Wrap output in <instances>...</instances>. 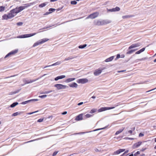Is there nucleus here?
<instances>
[{"mask_svg":"<svg viewBox=\"0 0 156 156\" xmlns=\"http://www.w3.org/2000/svg\"><path fill=\"white\" fill-rule=\"evenodd\" d=\"M61 63V62L60 61H58L50 65V66H57L60 65Z\"/></svg>","mask_w":156,"mask_h":156,"instance_id":"24","label":"nucleus"},{"mask_svg":"<svg viewBox=\"0 0 156 156\" xmlns=\"http://www.w3.org/2000/svg\"><path fill=\"white\" fill-rule=\"evenodd\" d=\"M52 91L51 90L48 91H46L42 93L41 94H47L50 93Z\"/></svg>","mask_w":156,"mask_h":156,"instance_id":"35","label":"nucleus"},{"mask_svg":"<svg viewBox=\"0 0 156 156\" xmlns=\"http://www.w3.org/2000/svg\"><path fill=\"white\" fill-rule=\"evenodd\" d=\"M49 13H50V12H47L46 13H45L44 14V15H47L48 14H49Z\"/></svg>","mask_w":156,"mask_h":156,"instance_id":"57","label":"nucleus"},{"mask_svg":"<svg viewBox=\"0 0 156 156\" xmlns=\"http://www.w3.org/2000/svg\"><path fill=\"white\" fill-rule=\"evenodd\" d=\"M142 143V142L140 141H139L135 143L132 146V148L133 149H135L137 148Z\"/></svg>","mask_w":156,"mask_h":156,"instance_id":"11","label":"nucleus"},{"mask_svg":"<svg viewBox=\"0 0 156 156\" xmlns=\"http://www.w3.org/2000/svg\"><path fill=\"white\" fill-rule=\"evenodd\" d=\"M114 58V56L111 57L109 58H108V62L112 61Z\"/></svg>","mask_w":156,"mask_h":156,"instance_id":"37","label":"nucleus"},{"mask_svg":"<svg viewBox=\"0 0 156 156\" xmlns=\"http://www.w3.org/2000/svg\"><path fill=\"white\" fill-rule=\"evenodd\" d=\"M146 149V148H145L144 149H142L141 151H144Z\"/></svg>","mask_w":156,"mask_h":156,"instance_id":"62","label":"nucleus"},{"mask_svg":"<svg viewBox=\"0 0 156 156\" xmlns=\"http://www.w3.org/2000/svg\"><path fill=\"white\" fill-rule=\"evenodd\" d=\"M141 52H142V51H141V50H140L139 51H137L136 52V54H139L140 53H141Z\"/></svg>","mask_w":156,"mask_h":156,"instance_id":"48","label":"nucleus"},{"mask_svg":"<svg viewBox=\"0 0 156 156\" xmlns=\"http://www.w3.org/2000/svg\"><path fill=\"white\" fill-rule=\"evenodd\" d=\"M23 82L24 83V84L31 83L33 82L36 81V80H29L26 79H24L23 80Z\"/></svg>","mask_w":156,"mask_h":156,"instance_id":"12","label":"nucleus"},{"mask_svg":"<svg viewBox=\"0 0 156 156\" xmlns=\"http://www.w3.org/2000/svg\"><path fill=\"white\" fill-rule=\"evenodd\" d=\"M66 77V76L65 75H61L60 76H58L55 77V81H57L59 79H61L63 78H64Z\"/></svg>","mask_w":156,"mask_h":156,"instance_id":"18","label":"nucleus"},{"mask_svg":"<svg viewBox=\"0 0 156 156\" xmlns=\"http://www.w3.org/2000/svg\"><path fill=\"white\" fill-rule=\"evenodd\" d=\"M135 51V50H131L127 52L126 53V54H130L132 53H133L134 51Z\"/></svg>","mask_w":156,"mask_h":156,"instance_id":"34","label":"nucleus"},{"mask_svg":"<svg viewBox=\"0 0 156 156\" xmlns=\"http://www.w3.org/2000/svg\"><path fill=\"white\" fill-rule=\"evenodd\" d=\"M37 33H34L32 34H27L19 36L17 37L18 38H25L30 37L36 35Z\"/></svg>","mask_w":156,"mask_h":156,"instance_id":"4","label":"nucleus"},{"mask_svg":"<svg viewBox=\"0 0 156 156\" xmlns=\"http://www.w3.org/2000/svg\"><path fill=\"white\" fill-rule=\"evenodd\" d=\"M125 71H126L125 70H121V71H118V73H120V72H124Z\"/></svg>","mask_w":156,"mask_h":156,"instance_id":"60","label":"nucleus"},{"mask_svg":"<svg viewBox=\"0 0 156 156\" xmlns=\"http://www.w3.org/2000/svg\"><path fill=\"white\" fill-rule=\"evenodd\" d=\"M21 90V89H19V90H17L14 92H11L10 93V95H12L13 94H16L17 93H18L20 91V90Z\"/></svg>","mask_w":156,"mask_h":156,"instance_id":"29","label":"nucleus"},{"mask_svg":"<svg viewBox=\"0 0 156 156\" xmlns=\"http://www.w3.org/2000/svg\"><path fill=\"white\" fill-rule=\"evenodd\" d=\"M145 49V48H144L140 50L142 52L144 51Z\"/></svg>","mask_w":156,"mask_h":156,"instance_id":"54","label":"nucleus"},{"mask_svg":"<svg viewBox=\"0 0 156 156\" xmlns=\"http://www.w3.org/2000/svg\"><path fill=\"white\" fill-rule=\"evenodd\" d=\"M120 57V55L119 54H118L117 55V57L116 58H115V60H116L117 59L119 58Z\"/></svg>","mask_w":156,"mask_h":156,"instance_id":"50","label":"nucleus"},{"mask_svg":"<svg viewBox=\"0 0 156 156\" xmlns=\"http://www.w3.org/2000/svg\"><path fill=\"white\" fill-rule=\"evenodd\" d=\"M115 108V107H108V110L111 109Z\"/></svg>","mask_w":156,"mask_h":156,"instance_id":"52","label":"nucleus"},{"mask_svg":"<svg viewBox=\"0 0 156 156\" xmlns=\"http://www.w3.org/2000/svg\"><path fill=\"white\" fill-rule=\"evenodd\" d=\"M105 68H100L95 70L94 73V75L95 76H97L101 73L102 71L105 69Z\"/></svg>","mask_w":156,"mask_h":156,"instance_id":"6","label":"nucleus"},{"mask_svg":"<svg viewBox=\"0 0 156 156\" xmlns=\"http://www.w3.org/2000/svg\"><path fill=\"white\" fill-rule=\"evenodd\" d=\"M47 2H45L40 4L39 7L40 8H43L46 6L47 4Z\"/></svg>","mask_w":156,"mask_h":156,"instance_id":"25","label":"nucleus"},{"mask_svg":"<svg viewBox=\"0 0 156 156\" xmlns=\"http://www.w3.org/2000/svg\"><path fill=\"white\" fill-rule=\"evenodd\" d=\"M10 12L13 13L15 16H16L17 13L19 12L17 7L11 10L10 11Z\"/></svg>","mask_w":156,"mask_h":156,"instance_id":"13","label":"nucleus"},{"mask_svg":"<svg viewBox=\"0 0 156 156\" xmlns=\"http://www.w3.org/2000/svg\"><path fill=\"white\" fill-rule=\"evenodd\" d=\"M105 22L104 20L100 21V20H96L94 21V24L96 25L100 26L103 25L105 24Z\"/></svg>","mask_w":156,"mask_h":156,"instance_id":"9","label":"nucleus"},{"mask_svg":"<svg viewBox=\"0 0 156 156\" xmlns=\"http://www.w3.org/2000/svg\"><path fill=\"white\" fill-rule=\"evenodd\" d=\"M58 1V0H50V2H54Z\"/></svg>","mask_w":156,"mask_h":156,"instance_id":"61","label":"nucleus"},{"mask_svg":"<svg viewBox=\"0 0 156 156\" xmlns=\"http://www.w3.org/2000/svg\"><path fill=\"white\" fill-rule=\"evenodd\" d=\"M125 149H119L114 152L115 154H119L125 151Z\"/></svg>","mask_w":156,"mask_h":156,"instance_id":"20","label":"nucleus"},{"mask_svg":"<svg viewBox=\"0 0 156 156\" xmlns=\"http://www.w3.org/2000/svg\"><path fill=\"white\" fill-rule=\"evenodd\" d=\"M120 10V9L118 7H116L115 8H114L112 9H108V11L110 12H115L116 11H119Z\"/></svg>","mask_w":156,"mask_h":156,"instance_id":"16","label":"nucleus"},{"mask_svg":"<svg viewBox=\"0 0 156 156\" xmlns=\"http://www.w3.org/2000/svg\"><path fill=\"white\" fill-rule=\"evenodd\" d=\"M58 151L54 152L52 154V156H55L58 153Z\"/></svg>","mask_w":156,"mask_h":156,"instance_id":"45","label":"nucleus"},{"mask_svg":"<svg viewBox=\"0 0 156 156\" xmlns=\"http://www.w3.org/2000/svg\"><path fill=\"white\" fill-rule=\"evenodd\" d=\"M77 57H73V56H71L70 57H69L67 58H66L64 59V61H66L70 60H72L75 58Z\"/></svg>","mask_w":156,"mask_h":156,"instance_id":"23","label":"nucleus"},{"mask_svg":"<svg viewBox=\"0 0 156 156\" xmlns=\"http://www.w3.org/2000/svg\"><path fill=\"white\" fill-rule=\"evenodd\" d=\"M43 120L44 119H40L37 120V122H41L43 121Z\"/></svg>","mask_w":156,"mask_h":156,"instance_id":"46","label":"nucleus"},{"mask_svg":"<svg viewBox=\"0 0 156 156\" xmlns=\"http://www.w3.org/2000/svg\"><path fill=\"white\" fill-rule=\"evenodd\" d=\"M47 96V95H44L41 96H39V97L41 98H46Z\"/></svg>","mask_w":156,"mask_h":156,"instance_id":"41","label":"nucleus"},{"mask_svg":"<svg viewBox=\"0 0 156 156\" xmlns=\"http://www.w3.org/2000/svg\"><path fill=\"white\" fill-rule=\"evenodd\" d=\"M129 151L128 150H126V151L123 154V155H124V154H126Z\"/></svg>","mask_w":156,"mask_h":156,"instance_id":"55","label":"nucleus"},{"mask_svg":"<svg viewBox=\"0 0 156 156\" xmlns=\"http://www.w3.org/2000/svg\"><path fill=\"white\" fill-rule=\"evenodd\" d=\"M140 45V43H137L134 44H133L130 46L129 48V49H130L132 48H134L136 47L139 46Z\"/></svg>","mask_w":156,"mask_h":156,"instance_id":"17","label":"nucleus"},{"mask_svg":"<svg viewBox=\"0 0 156 156\" xmlns=\"http://www.w3.org/2000/svg\"><path fill=\"white\" fill-rule=\"evenodd\" d=\"M18 104V103L17 102L13 103L10 105V107L11 108H13Z\"/></svg>","mask_w":156,"mask_h":156,"instance_id":"27","label":"nucleus"},{"mask_svg":"<svg viewBox=\"0 0 156 156\" xmlns=\"http://www.w3.org/2000/svg\"><path fill=\"white\" fill-rule=\"evenodd\" d=\"M87 45L86 44H84L83 45H80L79 46L78 48L80 49H83L85 48Z\"/></svg>","mask_w":156,"mask_h":156,"instance_id":"30","label":"nucleus"},{"mask_svg":"<svg viewBox=\"0 0 156 156\" xmlns=\"http://www.w3.org/2000/svg\"><path fill=\"white\" fill-rule=\"evenodd\" d=\"M5 10V7L3 6H0V12L4 11Z\"/></svg>","mask_w":156,"mask_h":156,"instance_id":"32","label":"nucleus"},{"mask_svg":"<svg viewBox=\"0 0 156 156\" xmlns=\"http://www.w3.org/2000/svg\"><path fill=\"white\" fill-rule=\"evenodd\" d=\"M42 138H37V139H35V140H30V141H27V142H26V143L34 141H35V140H39L40 139H41Z\"/></svg>","mask_w":156,"mask_h":156,"instance_id":"38","label":"nucleus"},{"mask_svg":"<svg viewBox=\"0 0 156 156\" xmlns=\"http://www.w3.org/2000/svg\"><path fill=\"white\" fill-rule=\"evenodd\" d=\"M107 110V107H102L99 109L98 110V112H101Z\"/></svg>","mask_w":156,"mask_h":156,"instance_id":"22","label":"nucleus"},{"mask_svg":"<svg viewBox=\"0 0 156 156\" xmlns=\"http://www.w3.org/2000/svg\"><path fill=\"white\" fill-rule=\"evenodd\" d=\"M124 129H125V128H123L122 129H120L118 131H117L116 132V133H115V135H118L119 133H121V132H122L124 130Z\"/></svg>","mask_w":156,"mask_h":156,"instance_id":"28","label":"nucleus"},{"mask_svg":"<svg viewBox=\"0 0 156 156\" xmlns=\"http://www.w3.org/2000/svg\"><path fill=\"white\" fill-rule=\"evenodd\" d=\"M50 67V65L47 66H45L44 67H43V69H44L45 68H46L47 67Z\"/></svg>","mask_w":156,"mask_h":156,"instance_id":"56","label":"nucleus"},{"mask_svg":"<svg viewBox=\"0 0 156 156\" xmlns=\"http://www.w3.org/2000/svg\"><path fill=\"white\" fill-rule=\"evenodd\" d=\"M15 16L10 11V12L9 13L7 14H4V15L2 17V20H7L8 19H11L12 18H13Z\"/></svg>","mask_w":156,"mask_h":156,"instance_id":"3","label":"nucleus"},{"mask_svg":"<svg viewBox=\"0 0 156 156\" xmlns=\"http://www.w3.org/2000/svg\"><path fill=\"white\" fill-rule=\"evenodd\" d=\"M53 26H54V25H50L49 26H47V27H43V28H42V29H40L39 30H42V29H47L48 28H50V27H52Z\"/></svg>","mask_w":156,"mask_h":156,"instance_id":"33","label":"nucleus"},{"mask_svg":"<svg viewBox=\"0 0 156 156\" xmlns=\"http://www.w3.org/2000/svg\"><path fill=\"white\" fill-rule=\"evenodd\" d=\"M83 114H81L77 115L75 118L76 121H80L83 119Z\"/></svg>","mask_w":156,"mask_h":156,"instance_id":"15","label":"nucleus"},{"mask_svg":"<svg viewBox=\"0 0 156 156\" xmlns=\"http://www.w3.org/2000/svg\"><path fill=\"white\" fill-rule=\"evenodd\" d=\"M128 132L130 134H132L133 133V132L132 130H129L128 131Z\"/></svg>","mask_w":156,"mask_h":156,"instance_id":"58","label":"nucleus"},{"mask_svg":"<svg viewBox=\"0 0 156 156\" xmlns=\"http://www.w3.org/2000/svg\"><path fill=\"white\" fill-rule=\"evenodd\" d=\"M93 116V115L89 114H87L85 115V116L87 118H90V117H91Z\"/></svg>","mask_w":156,"mask_h":156,"instance_id":"39","label":"nucleus"},{"mask_svg":"<svg viewBox=\"0 0 156 156\" xmlns=\"http://www.w3.org/2000/svg\"><path fill=\"white\" fill-rule=\"evenodd\" d=\"M46 75V74H44L42 76H40L39 77H38V78H37V79H35V80H36V81H37V80H39V79L41 78L43 76Z\"/></svg>","mask_w":156,"mask_h":156,"instance_id":"44","label":"nucleus"},{"mask_svg":"<svg viewBox=\"0 0 156 156\" xmlns=\"http://www.w3.org/2000/svg\"><path fill=\"white\" fill-rule=\"evenodd\" d=\"M35 4L34 2L28 3L27 4H24V6H20L18 8V9L19 11V12L23 10L24 9L26 8L33 5H34Z\"/></svg>","mask_w":156,"mask_h":156,"instance_id":"1","label":"nucleus"},{"mask_svg":"<svg viewBox=\"0 0 156 156\" xmlns=\"http://www.w3.org/2000/svg\"><path fill=\"white\" fill-rule=\"evenodd\" d=\"M69 85L70 87L73 88H76L78 87L77 84L76 83H73L71 84H69Z\"/></svg>","mask_w":156,"mask_h":156,"instance_id":"19","label":"nucleus"},{"mask_svg":"<svg viewBox=\"0 0 156 156\" xmlns=\"http://www.w3.org/2000/svg\"><path fill=\"white\" fill-rule=\"evenodd\" d=\"M99 14V13L98 12H95L89 15L86 18V19H87L89 18H91L92 19H94L98 16Z\"/></svg>","mask_w":156,"mask_h":156,"instance_id":"7","label":"nucleus"},{"mask_svg":"<svg viewBox=\"0 0 156 156\" xmlns=\"http://www.w3.org/2000/svg\"><path fill=\"white\" fill-rule=\"evenodd\" d=\"M62 8H58L57 9V11H59L60 10H61L62 9Z\"/></svg>","mask_w":156,"mask_h":156,"instance_id":"63","label":"nucleus"},{"mask_svg":"<svg viewBox=\"0 0 156 156\" xmlns=\"http://www.w3.org/2000/svg\"><path fill=\"white\" fill-rule=\"evenodd\" d=\"M55 9H53V8H50L49 9V11L50 12H50V13H51L52 12H53L54 11H55Z\"/></svg>","mask_w":156,"mask_h":156,"instance_id":"40","label":"nucleus"},{"mask_svg":"<svg viewBox=\"0 0 156 156\" xmlns=\"http://www.w3.org/2000/svg\"><path fill=\"white\" fill-rule=\"evenodd\" d=\"M38 100L37 99H31V100H28L27 101L23 102L21 103V104H23V105H25V104H26L28 103V102H29L31 101H37Z\"/></svg>","mask_w":156,"mask_h":156,"instance_id":"14","label":"nucleus"},{"mask_svg":"<svg viewBox=\"0 0 156 156\" xmlns=\"http://www.w3.org/2000/svg\"><path fill=\"white\" fill-rule=\"evenodd\" d=\"M83 102H80V103H78L77 104V105H82L83 104Z\"/></svg>","mask_w":156,"mask_h":156,"instance_id":"51","label":"nucleus"},{"mask_svg":"<svg viewBox=\"0 0 156 156\" xmlns=\"http://www.w3.org/2000/svg\"><path fill=\"white\" fill-rule=\"evenodd\" d=\"M18 50H15L13 51H12L9 53H8L5 57V58H6L7 57L11 56V55H13L15 54L18 52Z\"/></svg>","mask_w":156,"mask_h":156,"instance_id":"10","label":"nucleus"},{"mask_svg":"<svg viewBox=\"0 0 156 156\" xmlns=\"http://www.w3.org/2000/svg\"><path fill=\"white\" fill-rule=\"evenodd\" d=\"M144 136V134L142 133H139V137H142Z\"/></svg>","mask_w":156,"mask_h":156,"instance_id":"49","label":"nucleus"},{"mask_svg":"<svg viewBox=\"0 0 156 156\" xmlns=\"http://www.w3.org/2000/svg\"><path fill=\"white\" fill-rule=\"evenodd\" d=\"M54 87H56L58 90L65 89L68 88V86L60 84H56L55 85Z\"/></svg>","mask_w":156,"mask_h":156,"instance_id":"5","label":"nucleus"},{"mask_svg":"<svg viewBox=\"0 0 156 156\" xmlns=\"http://www.w3.org/2000/svg\"><path fill=\"white\" fill-rule=\"evenodd\" d=\"M70 3L72 5H75L77 4V2L75 1H73L71 2Z\"/></svg>","mask_w":156,"mask_h":156,"instance_id":"36","label":"nucleus"},{"mask_svg":"<svg viewBox=\"0 0 156 156\" xmlns=\"http://www.w3.org/2000/svg\"><path fill=\"white\" fill-rule=\"evenodd\" d=\"M155 89H156V88H154V89H152V90H148V91H146V92H150V91H151L153 90H154Z\"/></svg>","mask_w":156,"mask_h":156,"instance_id":"59","label":"nucleus"},{"mask_svg":"<svg viewBox=\"0 0 156 156\" xmlns=\"http://www.w3.org/2000/svg\"><path fill=\"white\" fill-rule=\"evenodd\" d=\"M140 154V152L139 151H137L134 154V156H137V155Z\"/></svg>","mask_w":156,"mask_h":156,"instance_id":"47","label":"nucleus"},{"mask_svg":"<svg viewBox=\"0 0 156 156\" xmlns=\"http://www.w3.org/2000/svg\"><path fill=\"white\" fill-rule=\"evenodd\" d=\"M38 112V111H35V112H29V113H27V114L28 115H31V114H32L34 113H36L37 112Z\"/></svg>","mask_w":156,"mask_h":156,"instance_id":"42","label":"nucleus"},{"mask_svg":"<svg viewBox=\"0 0 156 156\" xmlns=\"http://www.w3.org/2000/svg\"><path fill=\"white\" fill-rule=\"evenodd\" d=\"M91 98H92L94 99L96 98V97L94 96H93L91 97Z\"/></svg>","mask_w":156,"mask_h":156,"instance_id":"64","label":"nucleus"},{"mask_svg":"<svg viewBox=\"0 0 156 156\" xmlns=\"http://www.w3.org/2000/svg\"><path fill=\"white\" fill-rule=\"evenodd\" d=\"M75 80V78H69L66 79L65 80V82L66 83H68L72 82Z\"/></svg>","mask_w":156,"mask_h":156,"instance_id":"21","label":"nucleus"},{"mask_svg":"<svg viewBox=\"0 0 156 156\" xmlns=\"http://www.w3.org/2000/svg\"><path fill=\"white\" fill-rule=\"evenodd\" d=\"M88 80L87 78H82L78 80L77 82L79 83L84 84L88 82Z\"/></svg>","mask_w":156,"mask_h":156,"instance_id":"8","label":"nucleus"},{"mask_svg":"<svg viewBox=\"0 0 156 156\" xmlns=\"http://www.w3.org/2000/svg\"><path fill=\"white\" fill-rule=\"evenodd\" d=\"M23 23L21 22H18L16 23L17 25L18 26H21L23 25Z\"/></svg>","mask_w":156,"mask_h":156,"instance_id":"43","label":"nucleus"},{"mask_svg":"<svg viewBox=\"0 0 156 156\" xmlns=\"http://www.w3.org/2000/svg\"><path fill=\"white\" fill-rule=\"evenodd\" d=\"M97 110V109L93 108L91 109L90 112V113L92 114L96 112Z\"/></svg>","mask_w":156,"mask_h":156,"instance_id":"31","label":"nucleus"},{"mask_svg":"<svg viewBox=\"0 0 156 156\" xmlns=\"http://www.w3.org/2000/svg\"><path fill=\"white\" fill-rule=\"evenodd\" d=\"M21 113V112H17L12 114V116H16L17 115H20Z\"/></svg>","mask_w":156,"mask_h":156,"instance_id":"26","label":"nucleus"},{"mask_svg":"<svg viewBox=\"0 0 156 156\" xmlns=\"http://www.w3.org/2000/svg\"><path fill=\"white\" fill-rule=\"evenodd\" d=\"M67 112H64L62 113V114L63 115H66L67 114Z\"/></svg>","mask_w":156,"mask_h":156,"instance_id":"53","label":"nucleus"},{"mask_svg":"<svg viewBox=\"0 0 156 156\" xmlns=\"http://www.w3.org/2000/svg\"><path fill=\"white\" fill-rule=\"evenodd\" d=\"M49 40V39L47 38H44L41 40H40L37 41V42L35 43L33 46V47H35L39 44H42L44 42L48 41Z\"/></svg>","mask_w":156,"mask_h":156,"instance_id":"2","label":"nucleus"}]
</instances>
